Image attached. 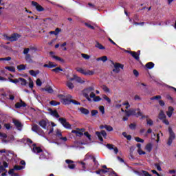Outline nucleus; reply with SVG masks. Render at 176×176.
<instances>
[{
    "mask_svg": "<svg viewBox=\"0 0 176 176\" xmlns=\"http://www.w3.org/2000/svg\"><path fill=\"white\" fill-rule=\"evenodd\" d=\"M106 146L108 149H109V151H113L116 155L119 152V149H118L117 147H115L113 144H108L106 145Z\"/></svg>",
    "mask_w": 176,
    "mask_h": 176,
    "instance_id": "obj_17",
    "label": "nucleus"
},
{
    "mask_svg": "<svg viewBox=\"0 0 176 176\" xmlns=\"http://www.w3.org/2000/svg\"><path fill=\"white\" fill-rule=\"evenodd\" d=\"M81 56L82 58H85V60H89L90 59V56L86 54H81Z\"/></svg>",
    "mask_w": 176,
    "mask_h": 176,
    "instance_id": "obj_49",
    "label": "nucleus"
},
{
    "mask_svg": "<svg viewBox=\"0 0 176 176\" xmlns=\"http://www.w3.org/2000/svg\"><path fill=\"white\" fill-rule=\"evenodd\" d=\"M84 135H85V137L89 140V141H91V135L89 134V132H85Z\"/></svg>",
    "mask_w": 176,
    "mask_h": 176,
    "instance_id": "obj_53",
    "label": "nucleus"
},
{
    "mask_svg": "<svg viewBox=\"0 0 176 176\" xmlns=\"http://www.w3.org/2000/svg\"><path fill=\"white\" fill-rule=\"evenodd\" d=\"M76 82H77L78 83H85V80H82V78L76 76Z\"/></svg>",
    "mask_w": 176,
    "mask_h": 176,
    "instance_id": "obj_36",
    "label": "nucleus"
},
{
    "mask_svg": "<svg viewBox=\"0 0 176 176\" xmlns=\"http://www.w3.org/2000/svg\"><path fill=\"white\" fill-rule=\"evenodd\" d=\"M9 167V164L8 162L3 161L2 162H0V174L3 173V171H6V168Z\"/></svg>",
    "mask_w": 176,
    "mask_h": 176,
    "instance_id": "obj_15",
    "label": "nucleus"
},
{
    "mask_svg": "<svg viewBox=\"0 0 176 176\" xmlns=\"http://www.w3.org/2000/svg\"><path fill=\"white\" fill-rule=\"evenodd\" d=\"M29 87L32 89L34 87V81L31 78H29Z\"/></svg>",
    "mask_w": 176,
    "mask_h": 176,
    "instance_id": "obj_51",
    "label": "nucleus"
},
{
    "mask_svg": "<svg viewBox=\"0 0 176 176\" xmlns=\"http://www.w3.org/2000/svg\"><path fill=\"white\" fill-rule=\"evenodd\" d=\"M173 113H174V108L173 107H169L166 111V115L168 118H171V116H173Z\"/></svg>",
    "mask_w": 176,
    "mask_h": 176,
    "instance_id": "obj_20",
    "label": "nucleus"
},
{
    "mask_svg": "<svg viewBox=\"0 0 176 176\" xmlns=\"http://www.w3.org/2000/svg\"><path fill=\"white\" fill-rule=\"evenodd\" d=\"M5 69H8V71H10V72H16L14 67H5Z\"/></svg>",
    "mask_w": 176,
    "mask_h": 176,
    "instance_id": "obj_41",
    "label": "nucleus"
},
{
    "mask_svg": "<svg viewBox=\"0 0 176 176\" xmlns=\"http://www.w3.org/2000/svg\"><path fill=\"white\" fill-rule=\"evenodd\" d=\"M159 119L161 120H163L164 119H166V114H164V111H161L159 114Z\"/></svg>",
    "mask_w": 176,
    "mask_h": 176,
    "instance_id": "obj_34",
    "label": "nucleus"
},
{
    "mask_svg": "<svg viewBox=\"0 0 176 176\" xmlns=\"http://www.w3.org/2000/svg\"><path fill=\"white\" fill-rule=\"evenodd\" d=\"M32 151L33 153L40 155L39 159L41 160H43V159H47V157H49V153L47 151H43L42 148L36 146L35 144H33Z\"/></svg>",
    "mask_w": 176,
    "mask_h": 176,
    "instance_id": "obj_2",
    "label": "nucleus"
},
{
    "mask_svg": "<svg viewBox=\"0 0 176 176\" xmlns=\"http://www.w3.org/2000/svg\"><path fill=\"white\" fill-rule=\"evenodd\" d=\"M25 60L27 63H33L32 58L31 57L30 54L25 55Z\"/></svg>",
    "mask_w": 176,
    "mask_h": 176,
    "instance_id": "obj_32",
    "label": "nucleus"
},
{
    "mask_svg": "<svg viewBox=\"0 0 176 176\" xmlns=\"http://www.w3.org/2000/svg\"><path fill=\"white\" fill-rule=\"evenodd\" d=\"M82 95L85 98H87V101L91 102V98L96 97V94H94V87H89L82 91Z\"/></svg>",
    "mask_w": 176,
    "mask_h": 176,
    "instance_id": "obj_3",
    "label": "nucleus"
},
{
    "mask_svg": "<svg viewBox=\"0 0 176 176\" xmlns=\"http://www.w3.org/2000/svg\"><path fill=\"white\" fill-rule=\"evenodd\" d=\"M63 69L60 67H56L55 69H52V72H55L56 74H58L59 72H63Z\"/></svg>",
    "mask_w": 176,
    "mask_h": 176,
    "instance_id": "obj_38",
    "label": "nucleus"
},
{
    "mask_svg": "<svg viewBox=\"0 0 176 176\" xmlns=\"http://www.w3.org/2000/svg\"><path fill=\"white\" fill-rule=\"evenodd\" d=\"M10 82H11V83H15V85H16V83H19V78L18 79H10Z\"/></svg>",
    "mask_w": 176,
    "mask_h": 176,
    "instance_id": "obj_63",
    "label": "nucleus"
},
{
    "mask_svg": "<svg viewBox=\"0 0 176 176\" xmlns=\"http://www.w3.org/2000/svg\"><path fill=\"white\" fill-rule=\"evenodd\" d=\"M50 115H52V116H54V118H60V115H58V113H57V110H50Z\"/></svg>",
    "mask_w": 176,
    "mask_h": 176,
    "instance_id": "obj_24",
    "label": "nucleus"
},
{
    "mask_svg": "<svg viewBox=\"0 0 176 176\" xmlns=\"http://www.w3.org/2000/svg\"><path fill=\"white\" fill-rule=\"evenodd\" d=\"M10 60H12L10 56L6 58H0V61H10Z\"/></svg>",
    "mask_w": 176,
    "mask_h": 176,
    "instance_id": "obj_45",
    "label": "nucleus"
},
{
    "mask_svg": "<svg viewBox=\"0 0 176 176\" xmlns=\"http://www.w3.org/2000/svg\"><path fill=\"white\" fill-rule=\"evenodd\" d=\"M105 130L107 131H113V128L111 125H105Z\"/></svg>",
    "mask_w": 176,
    "mask_h": 176,
    "instance_id": "obj_43",
    "label": "nucleus"
},
{
    "mask_svg": "<svg viewBox=\"0 0 176 176\" xmlns=\"http://www.w3.org/2000/svg\"><path fill=\"white\" fill-rule=\"evenodd\" d=\"M96 134L98 140L101 142H104V139L102 138V137H104V138H107V132L105 131H104V130H102L100 132L96 131Z\"/></svg>",
    "mask_w": 176,
    "mask_h": 176,
    "instance_id": "obj_13",
    "label": "nucleus"
},
{
    "mask_svg": "<svg viewBox=\"0 0 176 176\" xmlns=\"http://www.w3.org/2000/svg\"><path fill=\"white\" fill-rule=\"evenodd\" d=\"M160 98H162L161 96H153L151 98V100H160Z\"/></svg>",
    "mask_w": 176,
    "mask_h": 176,
    "instance_id": "obj_62",
    "label": "nucleus"
},
{
    "mask_svg": "<svg viewBox=\"0 0 176 176\" xmlns=\"http://www.w3.org/2000/svg\"><path fill=\"white\" fill-rule=\"evenodd\" d=\"M58 122L65 127V129H67V130H71V124L69 122H67V119L63 118H60L58 119Z\"/></svg>",
    "mask_w": 176,
    "mask_h": 176,
    "instance_id": "obj_10",
    "label": "nucleus"
},
{
    "mask_svg": "<svg viewBox=\"0 0 176 176\" xmlns=\"http://www.w3.org/2000/svg\"><path fill=\"white\" fill-rule=\"evenodd\" d=\"M125 113L126 116H136V118H140V116H142V113H141V110L140 109H132V110H125Z\"/></svg>",
    "mask_w": 176,
    "mask_h": 176,
    "instance_id": "obj_5",
    "label": "nucleus"
},
{
    "mask_svg": "<svg viewBox=\"0 0 176 176\" xmlns=\"http://www.w3.org/2000/svg\"><path fill=\"white\" fill-rule=\"evenodd\" d=\"M0 153H6V155H4V156H9V151L3 149V150H0Z\"/></svg>",
    "mask_w": 176,
    "mask_h": 176,
    "instance_id": "obj_52",
    "label": "nucleus"
},
{
    "mask_svg": "<svg viewBox=\"0 0 176 176\" xmlns=\"http://www.w3.org/2000/svg\"><path fill=\"white\" fill-rule=\"evenodd\" d=\"M168 133L169 138L168 139L167 145H168V146H171L173 141L175 140V133H174V131H173V129L171 127L168 128Z\"/></svg>",
    "mask_w": 176,
    "mask_h": 176,
    "instance_id": "obj_7",
    "label": "nucleus"
},
{
    "mask_svg": "<svg viewBox=\"0 0 176 176\" xmlns=\"http://www.w3.org/2000/svg\"><path fill=\"white\" fill-rule=\"evenodd\" d=\"M95 47H97V49H99V50H105V47H104L102 45H101V43L96 42V45H95Z\"/></svg>",
    "mask_w": 176,
    "mask_h": 176,
    "instance_id": "obj_29",
    "label": "nucleus"
},
{
    "mask_svg": "<svg viewBox=\"0 0 176 176\" xmlns=\"http://www.w3.org/2000/svg\"><path fill=\"white\" fill-rule=\"evenodd\" d=\"M13 123L14 124H15L17 130H19V131H21V122H19V120H13Z\"/></svg>",
    "mask_w": 176,
    "mask_h": 176,
    "instance_id": "obj_22",
    "label": "nucleus"
},
{
    "mask_svg": "<svg viewBox=\"0 0 176 176\" xmlns=\"http://www.w3.org/2000/svg\"><path fill=\"white\" fill-rule=\"evenodd\" d=\"M138 153H139V155H146V152L143 151L142 149H138Z\"/></svg>",
    "mask_w": 176,
    "mask_h": 176,
    "instance_id": "obj_60",
    "label": "nucleus"
},
{
    "mask_svg": "<svg viewBox=\"0 0 176 176\" xmlns=\"http://www.w3.org/2000/svg\"><path fill=\"white\" fill-rule=\"evenodd\" d=\"M72 133H73L74 134H76V137H82V135H83V133L78 131V130H72Z\"/></svg>",
    "mask_w": 176,
    "mask_h": 176,
    "instance_id": "obj_28",
    "label": "nucleus"
},
{
    "mask_svg": "<svg viewBox=\"0 0 176 176\" xmlns=\"http://www.w3.org/2000/svg\"><path fill=\"white\" fill-rule=\"evenodd\" d=\"M65 163L67 165L65 166V167L67 168H69L70 170H74L76 166L75 164H74V161L71 160H66Z\"/></svg>",
    "mask_w": 176,
    "mask_h": 176,
    "instance_id": "obj_14",
    "label": "nucleus"
},
{
    "mask_svg": "<svg viewBox=\"0 0 176 176\" xmlns=\"http://www.w3.org/2000/svg\"><path fill=\"white\" fill-rule=\"evenodd\" d=\"M97 61H102L103 63H105L108 61V57L107 56H103L102 57L98 58L96 59Z\"/></svg>",
    "mask_w": 176,
    "mask_h": 176,
    "instance_id": "obj_30",
    "label": "nucleus"
},
{
    "mask_svg": "<svg viewBox=\"0 0 176 176\" xmlns=\"http://www.w3.org/2000/svg\"><path fill=\"white\" fill-rule=\"evenodd\" d=\"M43 90H45V91L50 94L53 93V89L52 87H47V88L43 89Z\"/></svg>",
    "mask_w": 176,
    "mask_h": 176,
    "instance_id": "obj_48",
    "label": "nucleus"
},
{
    "mask_svg": "<svg viewBox=\"0 0 176 176\" xmlns=\"http://www.w3.org/2000/svg\"><path fill=\"white\" fill-rule=\"evenodd\" d=\"M17 68H18L19 71H24V69H25V65H20L17 66Z\"/></svg>",
    "mask_w": 176,
    "mask_h": 176,
    "instance_id": "obj_46",
    "label": "nucleus"
},
{
    "mask_svg": "<svg viewBox=\"0 0 176 176\" xmlns=\"http://www.w3.org/2000/svg\"><path fill=\"white\" fill-rule=\"evenodd\" d=\"M155 167H156V168H157V170H158V171H162V167L160 166V164H155Z\"/></svg>",
    "mask_w": 176,
    "mask_h": 176,
    "instance_id": "obj_61",
    "label": "nucleus"
},
{
    "mask_svg": "<svg viewBox=\"0 0 176 176\" xmlns=\"http://www.w3.org/2000/svg\"><path fill=\"white\" fill-rule=\"evenodd\" d=\"M73 97L71 95H67L64 96V98L62 99V102L64 105H70V104H74V105H80V102L72 100Z\"/></svg>",
    "mask_w": 176,
    "mask_h": 176,
    "instance_id": "obj_4",
    "label": "nucleus"
},
{
    "mask_svg": "<svg viewBox=\"0 0 176 176\" xmlns=\"http://www.w3.org/2000/svg\"><path fill=\"white\" fill-rule=\"evenodd\" d=\"M23 168H25V166L16 165V166H14V168L10 169L8 171V174L10 176H20L17 173H14V170H23Z\"/></svg>",
    "mask_w": 176,
    "mask_h": 176,
    "instance_id": "obj_8",
    "label": "nucleus"
},
{
    "mask_svg": "<svg viewBox=\"0 0 176 176\" xmlns=\"http://www.w3.org/2000/svg\"><path fill=\"white\" fill-rule=\"evenodd\" d=\"M135 141H136L137 142H141L142 144H143V142H144V140H142V139H141V138H140L139 137H136V138H135Z\"/></svg>",
    "mask_w": 176,
    "mask_h": 176,
    "instance_id": "obj_55",
    "label": "nucleus"
},
{
    "mask_svg": "<svg viewBox=\"0 0 176 176\" xmlns=\"http://www.w3.org/2000/svg\"><path fill=\"white\" fill-rule=\"evenodd\" d=\"M29 74H30V75H31L32 76L36 77V75H38V74H39V70H37V71L30 70V71H29Z\"/></svg>",
    "mask_w": 176,
    "mask_h": 176,
    "instance_id": "obj_33",
    "label": "nucleus"
},
{
    "mask_svg": "<svg viewBox=\"0 0 176 176\" xmlns=\"http://www.w3.org/2000/svg\"><path fill=\"white\" fill-rule=\"evenodd\" d=\"M147 124H148V126H153V121L152 120H147Z\"/></svg>",
    "mask_w": 176,
    "mask_h": 176,
    "instance_id": "obj_64",
    "label": "nucleus"
},
{
    "mask_svg": "<svg viewBox=\"0 0 176 176\" xmlns=\"http://www.w3.org/2000/svg\"><path fill=\"white\" fill-rule=\"evenodd\" d=\"M93 98V101H94L95 102H98V101H101V98L100 96H95Z\"/></svg>",
    "mask_w": 176,
    "mask_h": 176,
    "instance_id": "obj_44",
    "label": "nucleus"
},
{
    "mask_svg": "<svg viewBox=\"0 0 176 176\" xmlns=\"http://www.w3.org/2000/svg\"><path fill=\"white\" fill-rule=\"evenodd\" d=\"M76 71L80 74H82V75H85V76H91L94 74V70L85 69L81 67L76 68Z\"/></svg>",
    "mask_w": 176,
    "mask_h": 176,
    "instance_id": "obj_6",
    "label": "nucleus"
},
{
    "mask_svg": "<svg viewBox=\"0 0 176 176\" xmlns=\"http://www.w3.org/2000/svg\"><path fill=\"white\" fill-rule=\"evenodd\" d=\"M67 86L70 89H74V87H75V86H74V84L71 82V81H67Z\"/></svg>",
    "mask_w": 176,
    "mask_h": 176,
    "instance_id": "obj_42",
    "label": "nucleus"
},
{
    "mask_svg": "<svg viewBox=\"0 0 176 176\" xmlns=\"http://www.w3.org/2000/svg\"><path fill=\"white\" fill-rule=\"evenodd\" d=\"M89 157H91V159H93V162H94V164H95V168H96V167H98V162H97V161L96 160V157H94V156H91V155H89V154H87V155H85V160H87L89 159Z\"/></svg>",
    "mask_w": 176,
    "mask_h": 176,
    "instance_id": "obj_19",
    "label": "nucleus"
},
{
    "mask_svg": "<svg viewBox=\"0 0 176 176\" xmlns=\"http://www.w3.org/2000/svg\"><path fill=\"white\" fill-rule=\"evenodd\" d=\"M32 130L36 133L38 135H41V137H45V132H43V130L39 127V126L36 124H33L32 127Z\"/></svg>",
    "mask_w": 176,
    "mask_h": 176,
    "instance_id": "obj_9",
    "label": "nucleus"
},
{
    "mask_svg": "<svg viewBox=\"0 0 176 176\" xmlns=\"http://www.w3.org/2000/svg\"><path fill=\"white\" fill-rule=\"evenodd\" d=\"M27 107V104H25V102H24L22 100H20V102H18L15 104V108H16V109H19L20 108H24Z\"/></svg>",
    "mask_w": 176,
    "mask_h": 176,
    "instance_id": "obj_18",
    "label": "nucleus"
},
{
    "mask_svg": "<svg viewBox=\"0 0 176 176\" xmlns=\"http://www.w3.org/2000/svg\"><path fill=\"white\" fill-rule=\"evenodd\" d=\"M50 104L53 107H56V105H60V102H57L56 100H52L51 102H50Z\"/></svg>",
    "mask_w": 176,
    "mask_h": 176,
    "instance_id": "obj_39",
    "label": "nucleus"
},
{
    "mask_svg": "<svg viewBox=\"0 0 176 176\" xmlns=\"http://www.w3.org/2000/svg\"><path fill=\"white\" fill-rule=\"evenodd\" d=\"M113 72H115V74H119L120 72V69H123L124 68V65L120 64V63H113Z\"/></svg>",
    "mask_w": 176,
    "mask_h": 176,
    "instance_id": "obj_11",
    "label": "nucleus"
},
{
    "mask_svg": "<svg viewBox=\"0 0 176 176\" xmlns=\"http://www.w3.org/2000/svg\"><path fill=\"white\" fill-rule=\"evenodd\" d=\"M103 98L104 100H105V101H107L109 104H111V99L108 96H107L106 95H104Z\"/></svg>",
    "mask_w": 176,
    "mask_h": 176,
    "instance_id": "obj_54",
    "label": "nucleus"
},
{
    "mask_svg": "<svg viewBox=\"0 0 176 176\" xmlns=\"http://www.w3.org/2000/svg\"><path fill=\"white\" fill-rule=\"evenodd\" d=\"M99 110L100 111L102 115H104V113H105V108L104 107V106H100Z\"/></svg>",
    "mask_w": 176,
    "mask_h": 176,
    "instance_id": "obj_50",
    "label": "nucleus"
},
{
    "mask_svg": "<svg viewBox=\"0 0 176 176\" xmlns=\"http://www.w3.org/2000/svg\"><path fill=\"white\" fill-rule=\"evenodd\" d=\"M36 86H42V81H41V79L38 78L36 81Z\"/></svg>",
    "mask_w": 176,
    "mask_h": 176,
    "instance_id": "obj_57",
    "label": "nucleus"
},
{
    "mask_svg": "<svg viewBox=\"0 0 176 176\" xmlns=\"http://www.w3.org/2000/svg\"><path fill=\"white\" fill-rule=\"evenodd\" d=\"M19 83H21V86H25L27 85V80L23 78H19Z\"/></svg>",
    "mask_w": 176,
    "mask_h": 176,
    "instance_id": "obj_31",
    "label": "nucleus"
},
{
    "mask_svg": "<svg viewBox=\"0 0 176 176\" xmlns=\"http://www.w3.org/2000/svg\"><path fill=\"white\" fill-rule=\"evenodd\" d=\"M8 138V135H6V133H3L0 132V138Z\"/></svg>",
    "mask_w": 176,
    "mask_h": 176,
    "instance_id": "obj_59",
    "label": "nucleus"
},
{
    "mask_svg": "<svg viewBox=\"0 0 176 176\" xmlns=\"http://www.w3.org/2000/svg\"><path fill=\"white\" fill-rule=\"evenodd\" d=\"M32 5L36 8L37 12H43V10H45V8H43V7L39 5L37 2L32 1Z\"/></svg>",
    "mask_w": 176,
    "mask_h": 176,
    "instance_id": "obj_16",
    "label": "nucleus"
},
{
    "mask_svg": "<svg viewBox=\"0 0 176 176\" xmlns=\"http://www.w3.org/2000/svg\"><path fill=\"white\" fill-rule=\"evenodd\" d=\"M43 67L44 68H55V67H57V64H54L53 62H49L48 64H45Z\"/></svg>",
    "mask_w": 176,
    "mask_h": 176,
    "instance_id": "obj_21",
    "label": "nucleus"
},
{
    "mask_svg": "<svg viewBox=\"0 0 176 176\" xmlns=\"http://www.w3.org/2000/svg\"><path fill=\"white\" fill-rule=\"evenodd\" d=\"M91 116H96V115H97L98 113V111L97 110H92L91 111Z\"/></svg>",
    "mask_w": 176,
    "mask_h": 176,
    "instance_id": "obj_58",
    "label": "nucleus"
},
{
    "mask_svg": "<svg viewBox=\"0 0 176 176\" xmlns=\"http://www.w3.org/2000/svg\"><path fill=\"white\" fill-rule=\"evenodd\" d=\"M146 67L148 69H152V68H153V67H155V63H152V62H150V63H148L146 65Z\"/></svg>",
    "mask_w": 176,
    "mask_h": 176,
    "instance_id": "obj_35",
    "label": "nucleus"
},
{
    "mask_svg": "<svg viewBox=\"0 0 176 176\" xmlns=\"http://www.w3.org/2000/svg\"><path fill=\"white\" fill-rule=\"evenodd\" d=\"M39 126L42 127V129H44V130H47L48 131V134L50 135L54 131V122H50L47 120H43L38 122ZM50 130V131H49Z\"/></svg>",
    "mask_w": 176,
    "mask_h": 176,
    "instance_id": "obj_1",
    "label": "nucleus"
},
{
    "mask_svg": "<svg viewBox=\"0 0 176 176\" xmlns=\"http://www.w3.org/2000/svg\"><path fill=\"white\" fill-rule=\"evenodd\" d=\"M79 111L81 112V113H83V115H89L90 113L89 110L83 107L80 108Z\"/></svg>",
    "mask_w": 176,
    "mask_h": 176,
    "instance_id": "obj_27",
    "label": "nucleus"
},
{
    "mask_svg": "<svg viewBox=\"0 0 176 176\" xmlns=\"http://www.w3.org/2000/svg\"><path fill=\"white\" fill-rule=\"evenodd\" d=\"M153 148V144L152 143H148L146 145L145 149L147 152H151Z\"/></svg>",
    "mask_w": 176,
    "mask_h": 176,
    "instance_id": "obj_26",
    "label": "nucleus"
},
{
    "mask_svg": "<svg viewBox=\"0 0 176 176\" xmlns=\"http://www.w3.org/2000/svg\"><path fill=\"white\" fill-rule=\"evenodd\" d=\"M56 137H58V138L60 139V138L63 136V133H61V131L58 129L56 132Z\"/></svg>",
    "mask_w": 176,
    "mask_h": 176,
    "instance_id": "obj_47",
    "label": "nucleus"
},
{
    "mask_svg": "<svg viewBox=\"0 0 176 176\" xmlns=\"http://www.w3.org/2000/svg\"><path fill=\"white\" fill-rule=\"evenodd\" d=\"M131 56L135 58V60H137L138 61L140 60V56L139 54L135 52H131Z\"/></svg>",
    "mask_w": 176,
    "mask_h": 176,
    "instance_id": "obj_25",
    "label": "nucleus"
},
{
    "mask_svg": "<svg viewBox=\"0 0 176 176\" xmlns=\"http://www.w3.org/2000/svg\"><path fill=\"white\" fill-rule=\"evenodd\" d=\"M4 38H6V39L7 41H10V42H14V41H17V39H19V38H20V36L19 34L14 33V34H12L10 36L5 35Z\"/></svg>",
    "mask_w": 176,
    "mask_h": 176,
    "instance_id": "obj_12",
    "label": "nucleus"
},
{
    "mask_svg": "<svg viewBox=\"0 0 176 176\" xmlns=\"http://www.w3.org/2000/svg\"><path fill=\"white\" fill-rule=\"evenodd\" d=\"M28 53H30V48H25L23 50V54H25V56H27V54H30Z\"/></svg>",
    "mask_w": 176,
    "mask_h": 176,
    "instance_id": "obj_56",
    "label": "nucleus"
},
{
    "mask_svg": "<svg viewBox=\"0 0 176 176\" xmlns=\"http://www.w3.org/2000/svg\"><path fill=\"white\" fill-rule=\"evenodd\" d=\"M52 58H54L57 61H60V63H65L64 59L57 56H52Z\"/></svg>",
    "mask_w": 176,
    "mask_h": 176,
    "instance_id": "obj_40",
    "label": "nucleus"
},
{
    "mask_svg": "<svg viewBox=\"0 0 176 176\" xmlns=\"http://www.w3.org/2000/svg\"><path fill=\"white\" fill-rule=\"evenodd\" d=\"M135 174H138V175H140V176H152V175L149 174V173L145 170H142L140 173L135 171Z\"/></svg>",
    "mask_w": 176,
    "mask_h": 176,
    "instance_id": "obj_23",
    "label": "nucleus"
},
{
    "mask_svg": "<svg viewBox=\"0 0 176 176\" xmlns=\"http://www.w3.org/2000/svg\"><path fill=\"white\" fill-rule=\"evenodd\" d=\"M102 89L104 93H110L111 92V89H109V88H108V87H107V85L102 86Z\"/></svg>",
    "mask_w": 176,
    "mask_h": 176,
    "instance_id": "obj_37",
    "label": "nucleus"
}]
</instances>
